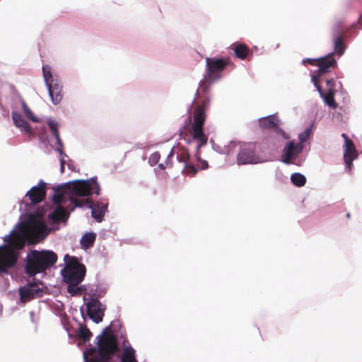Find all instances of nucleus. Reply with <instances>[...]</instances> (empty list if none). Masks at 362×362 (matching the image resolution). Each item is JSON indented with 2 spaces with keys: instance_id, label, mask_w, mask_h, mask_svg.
Wrapping results in <instances>:
<instances>
[{
  "instance_id": "obj_27",
  "label": "nucleus",
  "mask_w": 362,
  "mask_h": 362,
  "mask_svg": "<svg viewBox=\"0 0 362 362\" xmlns=\"http://www.w3.org/2000/svg\"><path fill=\"white\" fill-rule=\"evenodd\" d=\"M79 336L81 339H83L84 341H88L90 339L91 337V333L86 327H81L79 330Z\"/></svg>"
},
{
  "instance_id": "obj_33",
  "label": "nucleus",
  "mask_w": 362,
  "mask_h": 362,
  "mask_svg": "<svg viewBox=\"0 0 362 362\" xmlns=\"http://www.w3.org/2000/svg\"><path fill=\"white\" fill-rule=\"evenodd\" d=\"M294 179H295V177H294V173H292L291 175V181L293 184H294Z\"/></svg>"
},
{
  "instance_id": "obj_31",
  "label": "nucleus",
  "mask_w": 362,
  "mask_h": 362,
  "mask_svg": "<svg viewBox=\"0 0 362 362\" xmlns=\"http://www.w3.org/2000/svg\"><path fill=\"white\" fill-rule=\"evenodd\" d=\"M326 83L329 90V88H334L335 82L333 79H329L326 81Z\"/></svg>"
},
{
  "instance_id": "obj_10",
  "label": "nucleus",
  "mask_w": 362,
  "mask_h": 362,
  "mask_svg": "<svg viewBox=\"0 0 362 362\" xmlns=\"http://www.w3.org/2000/svg\"><path fill=\"white\" fill-rule=\"evenodd\" d=\"M43 293V284L40 281H29L19 288L20 300L25 303L32 298L41 296Z\"/></svg>"
},
{
  "instance_id": "obj_2",
  "label": "nucleus",
  "mask_w": 362,
  "mask_h": 362,
  "mask_svg": "<svg viewBox=\"0 0 362 362\" xmlns=\"http://www.w3.org/2000/svg\"><path fill=\"white\" fill-rule=\"evenodd\" d=\"M45 216L40 212L30 214L28 221L16 224L10 233L4 237L6 244L0 246V274L7 273L18 259V250L26 241L37 243L49 234Z\"/></svg>"
},
{
  "instance_id": "obj_30",
  "label": "nucleus",
  "mask_w": 362,
  "mask_h": 362,
  "mask_svg": "<svg viewBox=\"0 0 362 362\" xmlns=\"http://www.w3.org/2000/svg\"><path fill=\"white\" fill-rule=\"evenodd\" d=\"M308 62L311 65L317 66V59H307L306 60H303V63Z\"/></svg>"
},
{
  "instance_id": "obj_3",
  "label": "nucleus",
  "mask_w": 362,
  "mask_h": 362,
  "mask_svg": "<svg viewBox=\"0 0 362 362\" xmlns=\"http://www.w3.org/2000/svg\"><path fill=\"white\" fill-rule=\"evenodd\" d=\"M209 105V100L206 99L202 105L197 106L194 112L193 121L189 130V134L197 143V151L206 144L208 136L204 133L203 126L206 120V111ZM177 158L179 162L183 163L185 174L194 175L198 170H204L208 167L206 160H201L198 154L195 158H192L185 148H181L177 153Z\"/></svg>"
},
{
  "instance_id": "obj_16",
  "label": "nucleus",
  "mask_w": 362,
  "mask_h": 362,
  "mask_svg": "<svg viewBox=\"0 0 362 362\" xmlns=\"http://www.w3.org/2000/svg\"><path fill=\"white\" fill-rule=\"evenodd\" d=\"M317 61L318 70L317 71V74H315L313 76H317L318 81L322 75L332 71V70L335 69L337 66V61L334 58V53L318 58Z\"/></svg>"
},
{
  "instance_id": "obj_25",
  "label": "nucleus",
  "mask_w": 362,
  "mask_h": 362,
  "mask_svg": "<svg viewBox=\"0 0 362 362\" xmlns=\"http://www.w3.org/2000/svg\"><path fill=\"white\" fill-rule=\"evenodd\" d=\"M68 284L67 291L73 296L81 293V287L78 286L81 282H66Z\"/></svg>"
},
{
  "instance_id": "obj_6",
  "label": "nucleus",
  "mask_w": 362,
  "mask_h": 362,
  "mask_svg": "<svg viewBox=\"0 0 362 362\" xmlns=\"http://www.w3.org/2000/svg\"><path fill=\"white\" fill-rule=\"evenodd\" d=\"M65 267L62 270V275L66 282H81L86 274V267L75 257L64 256Z\"/></svg>"
},
{
  "instance_id": "obj_1",
  "label": "nucleus",
  "mask_w": 362,
  "mask_h": 362,
  "mask_svg": "<svg viewBox=\"0 0 362 362\" xmlns=\"http://www.w3.org/2000/svg\"><path fill=\"white\" fill-rule=\"evenodd\" d=\"M100 186L94 178L76 180L58 186L54 189L53 197L55 207L49 214L48 218L52 222L62 221L69 216V211L76 207L87 206L91 209L92 216L101 222L107 211V203L90 204L87 198L92 193L99 194Z\"/></svg>"
},
{
  "instance_id": "obj_17",
  "label": "nucleus",
  "mask_w": 362,
  "mask_h": 362,
  "mask_svg": "<svg viewBox=\"0 0 362 362\" xmlns=\"http://www.w3.org/2000/svg\"><path fill=\"white\" fill-rule=\"evenodd\" d=\"M312 81L315 86L317 88L320 96L324 99L325 103L329 107L335 109L337 107V103L334 100L335 90L334 88H329L327 93H325L318 81L317 76H312Z\"/></svg>"
},
{
  "instance_id": "obj_32",
  "label": "nucleus",
  "mask_w": 362,
  "mask_h": 362,
  "mask_svg": "<svg viewBox=\"0 0 362 362\" xmlns=\"http://www.w3.org/2000/svg\"><path fill=\"white\" fill-rule=\"evenodd\" d=\"M158 167L161 169V170H163L165 168V165H164L163 163H160L158 165Z\"/></svg>"
},
{
  "instance_id": "obj_7",
  "label": "nucleus",
  "mask_w": 362,
  "mask_h": 362,
  "mask_svg": "<svg viewBox=\"0 0 362 362\" xmlns=\"http://www.w3.org/2000/svg\"><path fill=\"white\" fill-rule=\"evenodd\" d=\"M43 78L47 88L49 95L54 105L60 103L63 98L62 84L58 76L54 74L49 65L42 66Z\"/></svg>"
},
{
  "instance_id": "obj_14",
  "label": "nucleus",
  "mask_w": 362,
  "mask_h": 362,
  "mask_svg": "<svg viewBox=\"0 0 362 362\" xmlns=\"http://www.w3.org/2000/svg\"><path fill=\"white\" fill-rule=\"evenodd\" d=\"M87 312L89 317L95 323L103 320L105 307L96 299H91L87 303Z\"/></svg>"
},
{
  "instance_id": "obj_18",
  "label": "nucleus",
  "mask_w": 362,
  "mask_h": 362,
  "mask_svg": "<svg viewBox=\"0 0 362 362\" xmlns=\"http://www.w3.org/2000/svg\"><path fill=\"white\" fill-rule=\"evenodd\" d=\"M46 183L40 180L37 185L33 187L27 193L30 200L33 204H37L43 200L46 194Z\"/></svg>"
},
{
  "instance_id": "obj_24",
  "label": "nucleus",
  "mask_w": 362,
  "mask_h": 362,
  "mask_svg": "<svg viewBox=\"0 0 362 362\" xmlns=\"http://www.w3.org/2000/svg\"><path fill=\"white\" fill-rule=\"evenodd\" d=\"M234 51L237 57L241 59H245L248 54V48L243 44L236 45L234 49Z\"/></svg>"
},
{
  "instance_id": "obj_5",
  "label": "nucleus",
  "mask_w": 362,
  "mask_h": 362,
  "mask_svg": "<svg viewBox=\"0 0 362 362\" xmlns=\"http://www.w3.org/2000/svg\"><path fill=\"white\" fill-rule=\"evenodd\" d=\"M27 258L25 271L30 276L44 272L52 267L57 260V255L51 250H33L28 255Z\"/></svg>"
},
{
  "instance_id": "obj_22",
  "label": "nucleus",
  "mask_w": 362,
  "mask_h": 362,
  "mask_svg": "<svg viewBox=\"0 0 362 362\" xmlns=\"http://www.w3.org/2000/svg\"><path fill=\"white\" fill-rule=\"evenodd\" d=\"M238 147V143L235 141H230L227 145L220 146L214 145V149L221 154H230L234 152L235 149Z\"/></svg>"
},
{
  "instance_id": "obj_15",
  "label": "nucleus",
  "mask_w": 362,
  "mask_h": 362,
  "mask_svg": "<svg viewBox=\"0 0 362 362\" xmlns=\"http://www.w3.org/2000/svg\"><path fill=\"white\" fill-rule=\"evenodd\" d=\"M47 124L50 129L51 132L54 136L57 143V147L56 148V151L59 152V156H60V170L62 173L64 170V165H65V158L67 157V156L63 152L62 148L63 144L62 143V141L59 137V132H58V122L55 120H53L50 118H48L47 120Z\"/></svg>"
},
{
  "instance_id": "obj_36",
  "label": "nucleus",
  "mask_w": 362,
  "mask_h": 362,
  "mask_svg": "<svg viewBox=\"0 0 362 362\" xmlns=\"http://www.w3.org/2000/svg\"><path fill=\"white\" fill-rule=\"evenodd\" d=\"M346 217H347L348 218H350V217H351V214H350V213H347V214H346Z\"/></svg>"
},
{
  "instance_id": "obj_20",
  "label": "nucleus",
  "mask_w": 362,
  "mask_h": 362,
  "mask_svg": "<svg viewBox=\"0 0 362 362\" xmlns=\"http://www.w3.org/2000/svg\"><path fill=\"white\" fill-rule=\"evenodd\" d=\"M12 119L13 124L22 132L28 134H32V129L29 124L23 118V117L18 112H13L12 113Z\"/></svg>"
},
{
  "instance_id": "obj_13",
  "label": "nucleus",
  "mask_w": 362,
  "mask_h": 362,
  "mask_svg": "<svg viewBox=\"0 0 362 362\" xmlns=\"http://www.w3.org/2000/svg\"><path fill=\"white\" fill-rule=\"evenodd\" d=\"M259 124L262 129H274L276 134L284 139L289 138L282 129L279 128L280 120L275 115L259 118Z\"/></svg>"
},
{
  "instance_id": "obj_23",
  "label": "nucleus",
  "mask_w": 362,
  "mask_h": 362,
  "mask_svg": "<svg viewBox=\"0 0 362 362\" xmlns=\"http://www.w3.org/2000/svg\"><path fill=\"white\" fill-rule=\"evenodd\" d=\"M96 239V233L93 232H86L81 237L80 244L83 249H87L92 246Z\"/></svg>"
},
{
  "instance_id": "obj_11",
  "label": "nucleus",
  "mask_w": 362,
  "mask_h": 362,
  "mask_svg": "<svg viewBox=\"0 0 362 362\" xmlns=\"http://www.w3.org/2000/svg\"><path fill=\"white\" fill-rule=\"evenodd\" d=\"M341 137L344 139V144L343 146L344 160L346 168L351 170L353 166V160L357 158V151L354 142L349 138L347 134L343 133Z\"/></svg>"
},
{
  "instance_id": "obj_29",
  "label": "nucleus",
  "mask_w": 362,
  "mask_h": 362,
  "mask_svg": "<svg viewBox=\"0 0 362 362\" xmlns=\"http://www.w3.org/2000/svg\"><path fill=\"white\" fill-rule=\"evenodd\" d=\"M160 157V156L159 153H158V152H155V153H152L148 158V163L151 166L155 165L158 162Z\"/></svg>"
},
{
  "instance_id": "obj_8",
  "label": "nucleus",
  "mask_w": 362,
  "mask_h": 362,
  "mask_svg": "<svg viewBox=\"0 0 362 362\" xmlns=\"http://www.w3.org/2000/svg\"><path fill=\"white\" fill-rule=\"evenodd\" d=\"M234 152L238 151L236 157L238 165L257 164L267 161V159L260 157L255 153V147L252 144H240L238 143Z\"/></svg>"
},
{
  "instance_id": "obj_4",
  "label": "nucleus",
  "mask_w": 362,
  "mask_h": 362,
  "mask_svg": "<svg viewBox=\"0 0 362 362\" xmlns=\"http://www.w3.org/2000/svg\"><path fill=\"white\" fill-rule=\"evenodd\" d=\"M97 347L87 349L83 352L85 362H118L116 339L110 335L102 334L98 337ZM120 362H137L135 351L131 346H124Z\"/></svg>"
},
{
  "instance_id": "obj_12",
  "label": "nucleus",
  "mask_w": 362,
  "mask_h": 362,
  "mask_svg": "<svg viewBox=\"0 0 362 362\" xmlns=\"http://www.w3.org/2000/svg\"><path fill=\"white\" fill-rule=\"evenodd\" d=\"M333 41L334 53L339 57L341 56L345 50V45L344 42V30L341 22L337 23L332 28Z\"/></svg>"
},
{
  "instance_id": "obj_28",
  "label": "nucleus",
  "mask_w": 362,
  "mask_h": 362,
  "mask_svg": "<svg viewBox=\"0 0 362 362\" xmlns=\"http://www.w3.org/2000/svg\"><path fill=\"white\" fill-rule=\"evenodd\" d=\"M306 183V177L298 173H296V186L303 187Z\"/></svg>"
},
{
  "instance_id": "obj_34",
  "label": "nucleus",
  "mask_w": 362,
  "mask_h": 362,
  "mask_svg": "<svg viewBox=\"0 0 362 362\" xmlns=\"http://www.w3.org/2000/svg\"><path fill=\"white\" fill-rule=\"evenodd\" d=\"M173 150H172V151H170V153H169V155L168 156L167 160H168L170 159V158L171 157V156H172V154H173ZM166 165H168V161H166Z\"/></svg>"
},
{
  "instance_id": "obj_9",
  "label": "nucleus",
  "mask_w": 362,
  "mask_h": 362,
  "mask_svg": "<svg viewBox=\"0 0 362 362\" xmlns=\"http://www.w3.org/2000/svg\"><path fill=\"white\" fill-rule=\"evenodd\" d=\"M206 75L211 81H217L221 77V73L226 66V62L221 58L206 57Z\"/></svg>"
},
{
  "instance_id": "obj_35",
  "label": "nucleus",
  "mask_w": 362,
  "mask_h": 362,
  "mask_svg": "<svg viewBox=\"0 0 362 362\" xmlns=\"http://www.w3.org/2000/svg\"><path fill=\"white\" fill-rule=\"evenodd\" d=\"M358 21L360 23L362 24V14L360 16L359 18H358Z\"/></svg>"
},
{
  "instance_id": "obj_26",
  "label": "nucleus",
  "mask_w": 362,
  "mask_h": 362,
  "mask_svg": "<svg viewBox=\"0 0 362 362\" xmlns=\"http://www.w3.org/2000/svg\"><path fill=\"white\" fill-rule=\"evenodd\" d=\"M22 108L25 115L34 122H39L40 119L33 114L24 101H22Z\"/></svg>"
},
{
  "instance_id": "obj_21",
  "label": "nucleus",
  "mask_w": 362,
  "mask_h": 362,
  "mask_svg": "<svg viewBox=\"0 0 362 362\" xmlns=\"http://www.w3.org/2000/svg\"><path fill=\"white\" fill-rule=\"evenodd\" d=\"M294 160V143L288 142L284 148L281 161L286 164H292Z\"/></svg>"
},
{
  "instance_id": "obj_19",
  "label": "nucleus",
  "mask_w": 362,
  "mask_h": 362,
  "mask_svg": "<svg viewBox=\"0 0 362 362\" xmlns=\"http://www.w3.org/2000/svg\"><path fill=\"white\" fill-rule=\"evenodd\" d=\"M315 129V122H312L309 124L305 130L298 134L299 143L296 144V156L303 151L305 144L313 135Z\"/></svg>"
}]
</instances>
